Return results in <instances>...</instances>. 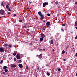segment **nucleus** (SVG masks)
I'll list each match as a JSON object with an SVG mask.
<instances>
[{"label": "nucleus", "mask_w": 77, "mask_h": 77, "mask_svg": "<svg viewBox=\"0 0 77 77\" xmlns=\"http://www.w3.org/2000/svg\"><path fill=\"white\" fill-rule=\"evenodd\" d=\"M46 24L47 27H49V26L50 25V22H48L46 23Z\"/></svg>", "instance_id": "f257e3e1"}, {"label": "nucleus", "mask_w": 77, "mask_h": 77, "mask_svg": "<svg viewBox=\"0 0 77 77\" xmlns=\"http://www.w3.org/2000/svg\"><path fill=\"white\" fill-rule=\"evenodd\" d=\"M16 58L17 59H20V55L19 54H17L16 55Z\"/></svg>", "instance_id": "f03ea898"}, {"label": "nucleus", "mask_w": 77, "mask_h": 77, "mask_svg": "<svg viewBox=\"0 0 77 77\" xmlns=\"http://www.w3.org/2000/svg\"><path fill=\"white\" fill-rule=\"evenodd\" d=\"M48 5V2H45L43 4V6L45 7L46 5Z\"/></svg>", "instance_id": "7ed1b4c3"}, {"label": "nucleus", "mask_w": 77, "mask_h": 77, "mask_svg": "<svg viewBox=\"0 0 77 77\" xmlns=\"http://www.w3.org/2000/svg\"><path fill=\"white\" fill-rule=\"evenodd\" d=\"M4 51V49L3 48H0V52H3Z\"/></svg>", "instance_id": "20e7f679"}, {"label": "nucleus", "mask_w": 77, "mask_h": 77, "mask_svg": "<svg viewBox=\"0 0 77 77\" xmlns=\"http://www.w3.org/2000/svg\"><path fill=\"white\" fill-rule=\"evenodd\" d=\"M4 12L5 11H4L3 10H1L0 11V12L1 14H4Z\"/></svg>", "instance_id": "39448f33"}, {"label": "nucleus", "mask_w": 77, "mask_h": 77, "mask_svg": "<svg viewBox=\"0 0 77 77\" xmlns=\"http://www.w3.org/2000/svg\"><path fill=\"white\" fill-rule=\"evenodd\" d=\"M17 66L14 64H13L11 65V67L13 68H15Z\"/></svg>", "instance_id": "423d86ee"}, {"label": "nucleus", "mask_w": 77, "mask_h": 77, "mask_svg": "<svg viewBox=\"0 0 77 77\" xmlns=\"http://www.w3.org/2000/svg\"><path fill=\"white\" fill-rule=\"evenodd\" d=\"M41 17V18H40V20H43L44 19V15H41L40 16Z\"/></svg>", "instance_id": "0eeeda50"}, {"label": "nucleus", "mask_w": 77, "mask_h": 77, "mask_svg": "<svg viewBox=\"0 0 77 77\" xmlns=\"http://www.w3.org/2000/svg\"><path fill=\"white\" fill-rule=\"evenodd\" d=\"M19 66L20 68H23V65L21 64H19Z\"/></svg>", "instance_id": "6e6552de"}, {"label": "nucleus", "mask_w": 77, "mask_h": 77, "mask_svg": "<svg viewBox=\"0 0 77 77\" xmlns=\"http://www.w3.org/2000/svg\"><path fill=\"white\" fill-rule=\"evenodd\" d=\"M41 36L42 38H44V35L43 34H41Z\"/></svg>", "instance_id": "1a4fd4ad"}, {"label": "nucleus", "mask_w": 77, "mask_h": 77, "mask_svg": "<svg viewBox=\"0 0 77 77\" xmlns=\"http://www.w3.org/2000/svg\"><path fill=\"white\" fill-rule=\"evenodd\" d=\"M42 54H40V55L39 56V59H41L42 58Z\"/></svg>", "instance_id": "9d476101"}, {"label": "nucleus", "mask_w": 77, "mask_h": 77, "mask_svg": "<svg viewBox=\"0 0 77 77\" xmlns=\"http://www.w3.org/2000/svg\"><path fill=\"white\" fill-rule=\"evenodd\" d=\"M38 14L40 16H41V15H42V14H41V11H39L38 12Z\"/></svg>", "instance_id": "9b49d317"}, {"label": "nucleus", "mask_w": 77, "mask_h": 77, "mask_svg": "<svg viewBox=\"0 0 77 77\" xmlns=\"http://www.w3.org/2000/svg\"><path fill=\"white\" fill-rule=\"evenodd\" d=\"M21 62H22V61H21V60H18V63H20Z\"/></svg>", "instance_id": "f8f14e48"}, {"label": "nucleus", "mask_w": 77, "mask_h": 77, "mask_svg": "<svg viewBox=\"0 0 77 77\" xmlns=\"http://www.w3.org/2000/svg\"><path fill=\"white\" fill-rule=\"evenodd\" d=\"M65 53V51L63 50L62 52V54H64Z\"/></svg>", "instance_id": "ddd939ff"}, {"label": "nucleus", "mask_w": 77, "mask_h": 77, "mask_svg": "<svg viewBox=\"0 0 77 77\" xmlns=\"http://www.w3.org/2000/svg\"><path fill=\"white\" fill-rule=\"evenodd\" d=\"M6 68H7V66H4L3 67L4 69H6Z\"/></svg>", "instance_id": "4468645a"}, {"label": "nucleus", "mask_w": 77, "mask_h": 77, "mask_svg": "<svg viewBox=\"0 0 77 77\" xmlns=\"http://www.w3.org/2000/svg\"><path fill=\"white\" fill-rule=\"evenodd\" d=\"M44 38L43 37H42L40 39V41H42V40H43V39H44Z\"/></svg>", "instance_id": "2eb2a0df"}, {"label": "nucleus", "mask_w": 77, "mask_h": 77, "mask_svg": "<svg viewBox=\"0 0 77 77\" xmlns=\"http://www.w3.org/2000/svg\"><path fill=\"white\" fill-rule=\"evenodd\" d=\"M1 5H2V6H4V4H3V2H2L1 4Z\"/></svg>", "instance_id": "dca6fc26"}, {"label": "nucleus", "mask_w": 77, "mask_h": 77, "mask_svg": "<svg viewBox=\"0 0 77 77\" xmlns=\"http://www.w3.org/2000/svg\"><path fill=\"white\" fill-rule=\"evenodd\" d=\"M50 42H51V43L52 44H53V41L52 40H51Z\"/></svg>", "instance_id": "f3484780"}, {"label": "nucleus", "mask_w": 77, "mask_h": 77, "mask_svg": "<svg viewBox=\"0 0 77 77\" xmlns=\"http://www.w3.org/2000/svg\"><path fill=\"white\" fill-rule=\"evenodd\" d=\"M4 46L5 47H7L8 45L7 44H4Z\"/></svg>", "instance_id": "a211bd4d"}, {"label": "nucleus", "mask_w": 77, "mask_h": 77, "mask_svg": "<svg viewBox=\"0 0 77 77\" xmlns=\"http://www.w3.org/2000/svg\"><path fill=\"white\" fill-rule=\"evenodd\" d=\"M56 5H57V4H59V2L57 1L55 2Z\"/></svg>", "instance_id": "6ab92c4d"}, {"label": "nucleus", "mask_w": 77, "mask_h": 77, "mask_svg": "<svg viewBox=\"0 0 77 77\" xmlns=\"http://www.w3.org/2000/svg\"><path fill=\"white\" fill-rule=\"evenodd\" d=\"M8 46L9 47H12V45L11 44H9V45H8Z\"/></svg>", "instance_id": "aec40b11"}, {"label": "nucleus", "mask_w": 77, "mask_h": 77, "mask_svg": "<svg viewBox=\"0 0 77 77\" xmlns=\"http://www.w3.org/2000/svg\"><path fill=\"white\" fill-rule=\"evenodd\" d=\"M3 63V60H1V62L0 63H1V64H2V63Z\"/></svg>", "instance_id": "412c9836"}, {"label": "nucleus", "mask_w": 77, "mask_h": 77, "mask_svg": "<svg viewBox=\"0 0 77 77\" xmlns=\"http://www.w3.org/2000/svg\"><path fill=\"white\" fill-rule=\"evenodd\" d=\"M47 75L48 76H49L50 75V73H48V72L47 73Z\"/></svg>", "instance_id": "4be33fe9"}, {"label": "nucleus", "mask_w": 77, "mask_h": 77, "mask_svg": "<svg viewBox=\"0 0 77 77\" xmlns=\"http://www.w3.org/2000/svg\"><path fill=\"white\" fill-rule=\"evenodd\" d=\"M75 26H77V21H76L75 22Z\"/></svg>", "instance_id": "5701e85b"}, {"label": "nucleus", "mask_w": 77, "mask_h": 77, "mask_svg": "<svg viewBox=\"0 0 77 77\" xmlns=\"http://www.w3.org/2000/svg\"><path fill=\"white\" fill-rule=\"evenodd\" d=\"M13 55H14V56H16V53L14 52L13 53Z\"/></svg>", "instance_id": "b1692460"}, {"label": "nucleus", "mask_w": 77, "mask_h": 77, "mask_svg": "<svg viewBox=\"0 0 77 77\" xmlns=\"http://www.w3.org/2000/svg\"><path fill=\"white\" fill-rule=\"evenodd\" d=\"M6 8L7 9H8V8H9V6L7 5L6 6Z\"/></svg>", "instance_id": "393cba45"}, {"label": "nucleus", "mask_w": 77, "mask_h": 77, "mask_svg": "<svg viewBox=\"0 0 77 77\" xmlns=\"http://www.w3.org/2000/svg\"><path fill=\"white\" fill-rule=\"evenodd\" d=\"M47 15H48V16H50V14L49 13H48L47 14Z\"/></svg>", "instance_id": "a878e982"}, {"label": "nucleus", "mask_w": 77, "mask_h": 77, "mask_svg": "<svg viewBox=\"0 0 77 77\" xmlns=\"http://www.w3.org/2000/svg\"><path fill=\"white\" fill-rule=\"evenodd\" d=\"M4 71L5 72H8V70L7 69H5Z\"/></svg>", "instance_id": "bb28decb"}, {"label": "nucleus", "mask_w": 77, "mask_h": 77, "mask_svg": "<svg viewBox=\"0 0 77 77\" xmlns=\"http://www.w3.org/2000/svg\"><path fill=\"white\" fill-rule=\"evenodd\" d=\"M8 11H11V9H10V8H8Z\"/></svg>", "instance_id": "cd10ccee"}, {"label": "nucleus", "mask_w": 77, "mask_h": 77, "mask_svg": "<svg viewBox=\"0 0 77 77\" xmlns=\"http://www.w3.org/2000/svg\"><path fill=\"white\" fill-rule=\"evenodd\" d=\"M14 61H16V60H17V59H16V58H14Z\"/></svg>", "instance_id": "c85d7f7f"}, {"label": "nucleus", "mask_w": 77, "mask_h": 77, "mask_svg": "<svg viewBox=\"0 0 77 77\" xmlns=\"http://www.w3.org/2000/svg\"><path fill=\"white\" fill-rule=\"evenodd\" d=\"M60 70H61L60 68H59L58 69V71H60Z\"/></svg>", "instance_id": "c756f323"}, {"label": "nucleus", "mask_w": 77, "mask_h": 77, "mask_svg": "<svg viewBox=\"0 0 77 77\" xmlns=\"http://www.w3.org/2000/svg\"><path fill=\"white\" fill-rule=\"evenodd\" d=\"M19 21L20 23H21V22H22V20H19Z\"/></svg>", "instance_id": "7c9ffc66"}, {"label": "nucleus", "mask_w": 77, "mask_h": 77, "mask_svg": "<svg viewBox=\"0 0 77 77\" xmlns=\"http://www.w3.org/2000/svg\"><path fill=\"white\" fill-rule=\"evenodd\" d=\"M43 30H45V27H43V29H42Z\"/></svg>", "instance_id": "2f4dec72"}, {"label": "nucleus", "mask_w": 77, "mask_h": 77, "mask_svg": "<svg viewBox=\"0 0 77 77\" xmlns=\"http://www.w3.org/2000/svg\"><path fill=\"white\" fill-rule=\"evenodd\" d=\"M65 26V24H64L62 25V26Z\"/></svg>", "instance_id": "473e14b6"}, {"label": "nucleus", "mask_w": 77, "mask_h": 77, "mask_svg": "<svg viewBox=\"0 0 77 77\" xmlns=\"http://www.w3.org/2000/svg\"><path fill=\"white\" fill-rule=\"evenodd\" d=\"M23 27L24 28H26V26H23Z\"/></svg>", "instance_id": "72a5a7b5"}, {"label": "nucleus", "mask_w": 77, "mask_h": 77, "mask_svg": "<svg viewBox=\"0 0 77 77\" xmlns=\"http://www.w3.org/2000/svg\"><path fill=\"white\" fill-rule=\"evenodd\" d=\"M26 69H28V67L26 66Z\"/></svg>", "instance_id": "f704fd0d"}, {"label": "nucleus", "mask_w": 77, "mask_h": 77, "mask_svg": "<svg viewBox=\"0 0 77 77\" xmlns=\"http://www.w3.org/2000/svg\"><path fill=\"white\" fill-rule=\"evenodd\" d=\"M3 74H5V72H4L2 73Z\"/></svg>", "instance_id": "c9c22d12"}, {"label": "nucleus", "mask_w": 77, "mask_h": 77, "mask_svg": "<svg viewBox=\"0 0 77 77\" xmlns=\"http://www.w3.org/2000/svg\"><path fill=\"white\" fill-rule=\"evenodd\" d=\"M61 30L63 31V32H64V30L63 29H61Z\"/></svg>", "instance_id": "e433bc0d"}, {"label": "nucleus", "mask_w": 77, "mask_h": 77, "mask_svg": "<svg viewBox=\"0 0 77 77\" xmlns=\"http://www.w3.org/2000/svg\"><path fill=\"white\" fill-rule=\"evenodd\" d=\"M8 15H10V14H11L10 13L8 12Z\"/></svg>", "instance_id": "4c0bfd02"}, {"label": "nucleus", "mask_w": 77, "mask_h": 77, "mask_svg": "<svg viewBox=\"0 0 77 77\" xmlns=\"http://www.w3.org/2000/svg\"><path fill=\"white\" fill-rule=\"evenodd\" d=\"M43 50H44V51H45V49H43Z\"/></svg>", "instance_id": "58836bf2"}, {"label": "nucleus", "mask_w": 77, "mask_h": 77, "mask_svg": "<svg viewBox=\"0 0 77 77\" xmlns=\"http://www.w3.org/2000/svg\"><path fill=\"white\" fill-rule=\"evenodd\" d=\"M75 56H76V57L77 56V53L76 54Z\"/></svg>", "instance_id": "ea45409f"}, {"label": "nucleus", "mask_w": 77, "mask_h": 77, "mask_svg": "<svg viewBox=\"0 0 77 77\" xmlns=\"http://www.w3.org/2000/svg\"><path fill=\"white\" fill-rule=\"evenodd\" d=\"M63 60H64V61H66V59H63Z\"/></svg>", "instance_id": "a19ab883"}, {"label": "nucleus", "mask_w": 77, "mask_h": 77, "mask_svg": "<svg viewBox=\"0 0 77 77\" xmlns=\"http://www.w3.org/2000/svg\"><path fill=\"white\" fill-rule=\"evenodd\" d=\"M29 3H30V4H31L32 3V2H29Z\"/></svg>", "instance_id": "79ce46f5"}, {"label": "nucleus", "mask_w": 77, "mask_h": 77, "mask_svg": "<svg viewBox=\"0 0 77 77\" xmlns=\"http://www.w3.org/2000/svg\"><path fill=\"white\" fill-rule=\"evenodd\" d=\"M14 15L15 17V16H16V14H14Z\"/></svg>", "instance_id": "37998d69"}, {"label": "nucleus", "mask_w": 77, "mask_h": 77, "mask_svg": "<svg viewBox=\"0 0 77 77\" xmlns=\"http://www.w3.org/2000/svg\"><path fill=\"white\" fill-rule=\"evenodd\" d=\"M53 51L54 52L55 51V50H54V49H53Z\"/></svg>", "instance_id": "c03bdc74"}, {"label": "nucleus", "mask_w": 77, "mask_h": 77, "mask_svg": "<svg viewBox=\"0 0 77 77\" xmlns=\"http://www.w3.org/2000/svg\"><path fill=\"white\" fill-rule=\"evenodd\" d=\"M75 5H77V2H76L75 3Z\"/></svg>", "instance_id": "a18cd8bd"}, {"label": "nucleus", "mask_w": 77, "mask_h": 77, "mask_svg": "<svg viewBox=\"0 0 77 77\" xmlns=\"http://www.w3.org/2000/svg\"><path fill=\"white\" fill-rule=\"evenodd\" d=\"M43 22H44V23H45V20H44V21H43Z\"/></svg>", "instance_id": "49530a36"}, {"label": "nucleus", "mask_w": 77, "mask_h": 77, "mask_svg": "<svg viewBox=\"0 0 77 77\" xmlns=\"http://www.w3.org/2000/svg\"><path fill=\"white\" fill-rule=\"evenodd\" d=\"M27 30H29V29H26Z\"/></svg>", "instance_id": "de8ad7c7"}, {"label": "nucleus", "mask_w": 77, "mask_h": 77, "mask_svg": "<svg viewBox=\"0 0 77 77\" xmlns=\"http://www.w3.org/2000/svg\"><path fill=\"white\" fill-rule=\"evenodd\" d=\"M38 69H39V67H38Z\"/></svg>", "instance_id": "09e8293b"}, {"label": "nucleus", "mask_w": 77, "mask_h": 77, "mask_svg": "<svg viewBox=\"0 0 77 77\" xmlns=\"http://www.w3.org/2000/svg\"><path fill=\"white\" fill-rule=\"evenodd\" d=\"M76 76H77V73L76 74Z\"/></svg>", "instance_id": "8fccbe9b"}, {"label": "nucleus", "mask_w": 77, "mask_h": 77, "mask_svg": "<svg viewBox=\"0 0 77 77\" xmlns=\"http://www.w3.org/2000/svg\"><path fill=\"white\" fill-rule=\"evenodd\" d=\"M76 29H77V26L75 27Z\"/></svg>", "instance_id": "3c124183"}, {"label": "nucleus", "mask_w": 77, "mask_h": 77, "mask_svg": "<svg viewBox=\"0 0 77 77\" xmlns=\"http://www.w3.org/2000/svg\"><path fill=\"white\" fill-rule=\"evenodd\" d=\"M8 5H10V4H8Z\"/></svg>", "instance_id": "603ef678"}, {"label": "nucleus", "mask_w": 77, "mask_h": 77, "mask_svg": "<svg viewBox=\"0 0 77 77\" xmlns=\"http://www.w3.org/2000/svg\"><path fill=\"white\" fill-rule=\"evenodd\" d=\"M8 76H9V75H8Z\"/></svg>", "instance_id": "864d4df0"}, {"label": "nucleus", "mask_w": 77, "mask_h": 77, "mask_svg": "<svg viewBox=\"0 0 77 77\" xmlns=\"http://www.w3.org/2000/svg\"><path fill=\"white\" fill-rule=\"evenodd\" d=\"M46 66H48V65H46Z\"/></svg>", "instance_id": "5fc2aeb1"}]
</instances>
